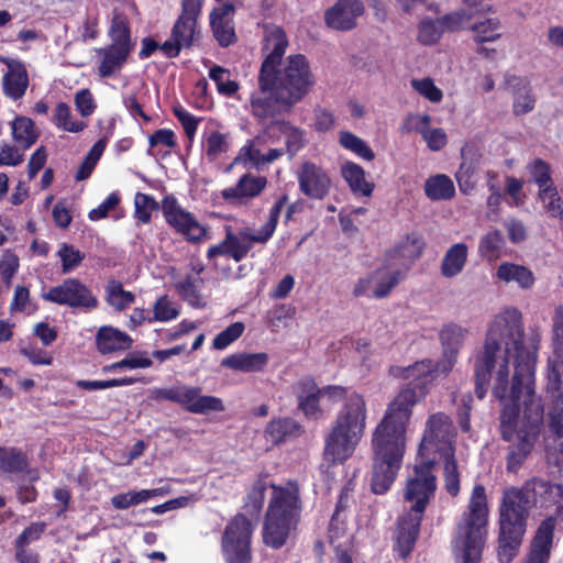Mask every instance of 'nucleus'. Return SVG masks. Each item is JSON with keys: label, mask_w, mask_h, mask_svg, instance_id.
<instances>
[{"label": "nucleus", "mask_w": 563, "mask_h": 563, "mask_svg": "<svg viewBox=\"0 0 563 563\" xmlns=\"http://www.w3.org/2000/svg\"><path fill=\"white\" fill-rule=\"evenodd\" d=\"M523 335L521 312L515 307L503 309L490 322L474 363L479 399L486 395L496 368L493 394L503 402L500 432L512 443L507 456V470L512 473L531 453L543 420V406L533 388L536 353L523 346Z\"/></svg>", "instance_id": "obj_1"}, {"label": "nucleus", "mask_w": 563, "mask_h": 563, "mask_svg": "<svg viewBox=\"0 0 563 563\" xmlns=\"http://www.w3.org/2000/svg\"><path fill=\"white\" fill-rule=\"evenodd\" d=\"M287 45L286 34L279 26H265L263 49L266 57L258 76V89L252 93L250 101L251 112L258 120L289 112L314 85L305 55H290L284 66L276 69Z\"/></svg>", "instance_id": "obj_2"}, {"label": "nucleus", "mask_w": 563, "mask_h": 563, "mask_svg": "<svg viewBox=\"0 0 563 563\" xmlns=\"http://www.w3.org/2000/svg\"><path fill=\"white\" fill-rule=\"evenodd\" d=\"M419 395L413 387L402 388L389 404L373 433V472L371 487L375 494L386 493L401 466L406 448V428Z\"/></svg>", "instance_id": "obj_3"}, {"label": "nucleus", "mask_w": 563, "mask_h": 563, "mask_svg": "<svg viewBox=\"0 0 563 563\" xmlns=\"http://www.w3.org/2000/svg\"><path fill=\"white\" fill-rule=\"evenodd\" d=\"M527 481L521 487L504 489L499 505L498 558L509 563L517 555L527 531L530 510L536 507Z\"/></svg>", "instance_id": "obj_4"}, {"label": "nucleus", "mask_w": 563, "mask_h": 563, "mask_svg": "<svg viewBox=\"0 0 563 563\" xmlns=\"http://www.w3.org/2000/svg\"><path fill=\"white\" fill-rule=\"evenodd\" d=\"M432 468L433 462L423 461L415 466L413 474L407 479L404 498L410 504V508L400 517L396 533L397 547L402 558L411 552L424 509L434 495L437 483Z\"/></svg>", "instance_id": "obj_5"}, {"label": "nucleus", "mask_w": 563, "mask_h": 563, "mask_svg": "<svg viewBox=\"0 0 563 563\" xmlns=\"http://www.w3.org/2000/svg\"><path fill=\"white\" fill-rule=\"evenodd\" d=\"M366 402L362 395L351 393L325 438L324 459L330 464L347 460L363 437L366 424Z\"/></svg>", "instance_id": "obj_6"}, {"label": "nucleus", "mask_w": 563, "mask_h": 563, "mask_svg": "<svg viewBox=\"0 0 563 563\" xmlns=\"http://www.w3.org/2000/svg\"><path fill=\"white\" fill-rule=\"evenodd\" d=\"M271 486L273 495L266 512L263 539L267 545L280 548L299 520L301 500L296 484Z\"/></svg>", "instance_id": "obj_7"}, {"label": "nucleus", "mask_w": 563, "mask_h": 563, "mask_svg": "<svg viewBox=\"0 0 563 563\" xmlns=\"http://www.w3.org/2000/svg\"><path fill=\"white\" fill-rule=\"evenodd\" d=\"M488 504L483 485L473 488L468 512L457 526L454 550L462 553L464 563H479L488 523Z\"/></svg>", "instance_id": "obj_8"}, {"label": "nucleus", "mask_w": 563, "mask_h": 563, "mask_svg": "<svg viewBox=\"0 0 563 563\" xmlns=\"http://www.w3.org/2000/svg\"><path fill=\"white\" fill-rule=\"evenodd\" d=\"M454 435V428L449 416L443 412L432 415L428 422L420 443L419 452L435 449L441 452L444 459V477L446 490L456 496L460 492V474L457 463L453 455L451 440Z\"/></svg>", "instance_id": "obj_9"}, {"label": "nucleus", "mask_w": 563, "mask_h": 563, "mask_svg": "<svg viewBox=\"0 0 563 563\" xmlns=\"http://www.w3.org/2000/svg\"><path fill=\"white\" fill-rule=\"evenodd\" d=\"M287 199L286 195L279 197L272 207L266 223L257 233L252 234L247 231H242L239 234H234L231 230H228L225 239L221 243L209 247L207 252L208 258L225 255L235 262H240L252 249L253 243H266L276 230L280 212Z\"/></svg>", "instance_id": "obj_10"}, {"label": "nucleus", "mask_w": 563, "mask_h": 563, "mask_svg": "<svg viewBox=\"0 0 563 563\" xmlns=\"http://www.w3.org/2000/svg\"><path fill=\"white\" fill-rule=\"evenodd\" d=\"M253 526L244 516H235L225 527L222 537V552L227 563H251V537Z\"/></svg>", "instance_id": "obj_11"}, {"label": "nucleus", "mask_w": 563, "mask_h": 563, "mask_svg": "<svg viewBox=\"0 0 563 563\" xmlns=\"http://www.w3.org/2000/svg\"><path fill=\"white\" fill-rule=\"evenodd\" d=\"M157 398H164L183 406L187 411L206 415L211 411H223L224 406L220 398L201 395V389L191 386H174L154 391Z\"/></svg>", "instance_id": "obj_12"}, {"label": "nucleus", "mask_w": 563, "mask_h": 563, "mask_svg": "<svg viewBox=\"0 0 563 563\" xmlns=\"http://www.w3.org/2000/svg\"><path fill=\"white\" fill-rule=\"evenodd\" d=\"M42 297L46 301L70 308L92 310L98 306L97 297L92 295L85 284L76 278L65 279L60 285L49 288Z\"/></svg>", "instance_id": "obj_13"}, {"label": "nucleus", "mask_w": 563, "mask_h": 563, "mask_svg": "<svg viewBox=\"0 0 563 563\" xmlns=\"http://www.w3.org/2000/svg\"><path fill=\"white\" fill-rule=\"evenodd\" d=\"M163 213L166 222L190 243H200L208 239V230L196 217L183 209L175 198L163 200Z\"/></svg>", "instance_id": "obj_14"}, {"label": "nucleus", "mask_w": 563, "mask_h": 563, "mask_svg": "<svg viewBox=\"0 0 563 563\" xmlns=\"http://www.w3.org/2000/svg\"><path fill=\"white\" fill-rule=\"evenodd\" d=\"M528 492H531L534 504L541 508H549L555 506L553 515L548 516L545 519H553V531L556 527L558 520H563V485L553 484L540 477H532L527 481Z\"/></svg>", "instance_id": "obj_15"}, {"label": "nucleus", "mask_w": 563, "mask_h": 563, "mask_svg": "<svg viewBox=\"0 0 563 563\" xmlns=\"http://www.w3.org/2000/svg\"><path fill=\"white\" fill-rule=\"evenodd\" d=\"M300 191L311 199H323L330 190L328 173L312 162H303L297 170Z\"/></svg>", "instance_id": "obj_16"}, {"label": "nucleus", "mask_w": 563, "mask_h": 563, "mask_svg": "<svg viewBox=\"0 0 563 563\" xmlns=\"http://www.w3.org/2000/svg\"><path fill=\"white\" fill-rule=\"evenodd\" d=\"M365 12L361 0H338L324 12L327 25L336 31H351L356 27L357 19Z\"/></svg>", "instance_id": "obj_17"}, {"label": "nucleus", "mask_w": 563, "mask_h": 563, "mask_svg": "<svg viewBox=\"0 0 563 563\" xmlns=\"http://www.w3.org/2000/svg\"><path fill=\"white\" fill-rule=\"evenodd\" d=\"M266 186V177L249 173L241 176L234 186L222 189L221 197L232 206H245L258 197Z\"/></svg>", "instance_id": "obj_18"}, {"label": "nucleus", "mask_w": 563, "mask_h": 563, "mask_svg": "<svg viewBox=\"0 0 563 563\" xmlns=\"http://www.w3.org/2000/svg\"><path fill=\"white\" fill-rule=\"evenodd\" d=\"M553 356L549 362V388L556 390L563 375V306L554 309L552 317Z\"/></svg>", "instance_id": "obj_19"}, {"label": "nucleus", "mask_w": 563, "mask_h": 563, "mask_svg": "<svg viewBox=\"0 0 563 563\" xmlns=\"http://www.w3.org/2000/svg\"><path fill=\"white\" fill-rule=\"evenodd\" d=\"M426 241L418 232H410L404 236L388 253V262L397 263V266L408 273L411 265L422 255Z\"/></svg>", "instance_id": "obj_20"}, {"label": "nucleus", "mask_w": 563, "mask_h": 563, "mask_svg": "<svg viewBox=\"0 0 563 563\" xmlns=\"http://www.w3.org/2000/svg\"><path fill=\"white\" fill-rule=\"evenodd\" d=\"M468 330L456 323L445 324L440 331L443 360L439 363L442 373L450 372L456 363L457 354L467 338Z\"/></svg>", "instance_id": "obj_21"}, {"label": "nucleus", "mask_w": 563, "mask_h": 563, "mask_svg": "<svg viewBox=\"0 0 563 563\" xmlns=\"http://www.w3.org/2000/svg\"><path fill=\"white\" fill-rule=\"evenodd\" d=\"M233 15L234 7L231 3H223L214 8L210 13L213 36L222 47H227L236 41Z\"/></svg>", "instance_id": "obj_22"}, {"label": "nucleus", "mask_w": 563, "mask_h": 563, "mask_svg": "<svg viewBox=\"0 0 563 563\" xmlns=\"http://www.w3.org/2000/svg\"><path fill=\"white\" fill-rule=\"evenodd\" d=\"M462 163L455 174L460 190L470 194L476 185L477 174L481 166V153L473 146H464L461 150Z\"/></svg>", "instance_id": "obj_23"}, {"label": "nucleus", "mask_w": 563, "mask_h": 563, "mask_svg": "<svg viewBox=\"0 0 563 563\" xmlns=\"http://www.w3.org/2000/svg\"><path fill=\"white\" fill-rule=\"evenodd\" d=\"M553 543V519L540 522L525 563H548Z\"/></svg>", "instance_id": "obj_24"}, {"label": "nucleus", "mask_w": 563, "mask_h": 563, "mask_svg": "<svg viewBox=\"0 0 563 563\" xmlns=\"http://www.w3.org/2000/svg\"><path fill=\"white\" fill-rule=\"evenodd\" d=\"M8 71L3 76V91L14 99H20L26 91L29 85L27 71L25 66L15 59L3 58Z\"/></svg>", "instance_id": "obj_25"}, {"label": "nucleus", "mask_w": 563, "mask_h": 563, "mask_svg": "<svg viewBox=\"0 0 563 563\" xmlns=\"http://www.w3.org/2000/svg\"><path fill=\"white\" fill-rule=\"evenodd\" d=\"M397 371L399 372L398 375L409 380L407 387H413L416 390L419 389L421 391L420 396H422L424 394L423 389L433 379V373L441 371V367L439 363L435 365L430 360H423L410 366L397 368Z\"/></svg>", "instance_id": "obj_26"}, {"label": "nucleus", "mask_w": 563, "mask_h": 563, "mask_svg": "<svg viewBox=\"0 0 563 563\" xmlns=\"http://www.w3.org/2000/svg\"><path fill=\"white\" fill-rule=\"evenodd\" d=\"M406 275L407 272L398 267L397 263L386 261L385 267L377 269L373 274V296L376 298L388 296L391 289L398 285Z\"/></svg>", "instance_id": "obj_27"}, {"label": "nucleus", "mask_w": 563, "mask_h": 563, "mask_svg": "<svg viewBox=\"0 0 563 563\" xmlns=\"http://www.w3.org/2000/svg\"><path fill=\"white\" fill-rule=\"evenodd\" d=\"M296 396L298 398L299 408L307 417H316L321 412L319 400L321 390L313 379L305 378L296 386Z\"/></svg>", "instance_id": "obj_28"}, {"label": "nucleus", "mask_w": 563, "mask_h": 563, "mask_svg": "<svg viewBox=\"0 0 563 563\" xmlns=\"http://www.w3.org/2000/svg\"><path fill=\"white\" fill-rule=\"evenodd\" d=\"M96 343L100 353L108 354L131 347L132 339L115 328L101 327L97 332Z\"/></svg>", "instance_id": "obj_29"}, {"label": "nucleus", "mask_w": 563, "mask_h": 563, "mask_svg": "<svg viewBox=\"0 0 563 563\" xmlns=\"http://www.w3.org/2000/svg\"><path fill=\"white\" fill-rule=\"evenodd\" d=\"M268 363V355L260 353H235L224 357L221 365L245 373L262 371Z\"/></svg>", "instance_id": "obj_30"}, {"label": "nucleus", "mask_w": 563, "mask_h": 563, "mask_svg": "<svg viewBox=\"0 0 563 563\" xmlns=\"http://www.w3.org/2000/svg\"><path fill=\"white\" fill-rule=\"evenodd\" d=\"M0 470L7 473H26L30 481L38 478L37 472L29 470V459L21 450L0 449Z\"/></svg>", "instance_id": "obj_31"}, {"label": "nucleus", "mask_w": 563, "mask_h": 563, "mask_svg": "<svg viewBox=\"0 0 563 563\" xmlns=\"http://www.w3.org/2000/svg\"><path fill=\"white\" fill-rule=\"evenodd\" d=\"M496 276L507 284L516 283L522 289H529L534 284L533 273L519 264L508 262L500 264L497 267Z\"/></svg>", "instance_id": "obj_32"}, {"label": "nucleus", "mask_w": 563, "mask_h": 563, "mask_svg": "<svg viewBox=\"0 0 563 563\" xmlns=\"http://www.w3.org/2000/svg\"><path fill=\"white\" fill-rule=\"evenodd\" d=\"M468 249L464 243L452 245L444 254L441 263V274L446 278L459 275L467 261Z\"/></svg>", "instance_id": "obj_33"}, {"label": "nucleus", "mask_w": 563, "mask_h": 563, "mask_svg": "<svg viewBox=\"0 0 563 563\" xmlns=\"http://www.w3.org/2000/svg\"><path fill=\"white\" fill-rule=\"evenodd\" d=\"M267 132L271 135L278 132L285 137L286 148L290 157H292L305 145L303 132L287 121L272 122L267 128Z\"/></svg>", "instance_id": "obj_34"}, {"label": "nucleus", "mask_w": 563, "mask_h": 563, "mask_svg": "<svg viewBox=\"0 0 563 563\" xmlns=\"http://www.w3.org/2000/svg\"><path fill=\"white\" fill-rule=\"evenodd\" d=\"M300 426L291 418L273 419L265 429V437L272 443L278 444L289 438L300 434Z\"/></svg>", "instance_id": "obj_35"}, {"label": "nucleus", "mask_w": 563, "mask_h": 563, "mask_svg": "<svg viewBox=\"0 0 563 563\" xmlns=\"http://www.w3.org/2000/svg\"><path fill=\"white\" fill-rule=\"evenodd\" d=\"M130 48L118 45H109L101 49L103 58L99 65V75L101 77H110L117 69L121 68L130 54Z\"/></svg>", "instance_id": "obj_36"}, {"label": "nucleus", "mask_w": 563, "mask_h": 563, "mask_svg": "<svg viewBox=\"0 0 563 563\" xmlns=\"http://www.w3.org/2000/svg\"><path fill=\"white\" fill-rule=\"evenodd\" d=\"M426 196L433 200H449L455 195V187L452 179L444 175L438 174L429 177L424 183Z\"/></svg>", "instance_id": "obj_37"}, {"label": "nucleus", "mask_w": 563, "mask_h": 563, "mask_svg": "<svg viewBox=\"0 0 563 563\" xmlns=\"http://www.w3.org/2000/svg\"><path fill=\"white\" fill-rule=\"evenodd\" d=\"M341 173L351 190L362 196H371L373 185L365 179L364 169L355 163L347 162L342 165Z\"/></svg>", "instance_id": "obj_38"}, {"label": "nucleus", "mask_w": 563, "mask_h": 563, "mask_svg": "<svg viewBox=\"0 0 563 563\" xmlns=\"http://www.w3.org/2000/svg\"><path fill=\"white\" fill-rule=\"evenodd\" d=\"M11 128L13 140L23 148L32 146L38 137L33 121L26 117H18Z\"/></svg>", "instance_id": "obj_39"}, {"label": "nucleus", "mask_w": 563, "mask_h": 563, "mask_svg": "<svg viewBox=\"0 0 563 563\" xmlns=\"http://www.w3.org/2000/svg\"><path fill=\"white\" fill-rule=\"evenodd\" d=\"M202 284L200 277L186 276L184 279L176 284V289L179 296L195 308H202L206 306L203 298L199 292Z\"/></svg>", "instance_id": "obj_40"}, {"label": "nucleus", "mask_w": 563, "mask_h": 563, "mask_svg": "<svg viewBox=\"0 0 563 563\" xmlns=\"http://www.w3.org/2000/svg\"><path fill=\"white\" fill-rule=\"evenodd\" d=\"M52 121L57 129L70 133L81 132L87 126L85 122L73 119L71 109L65 102H58L56 104Z\"/></svg>", "instance_id": "obj_41"}, {"label": "nucleus", "mask_w": 563, "mask_h": 563, "mask_svg": "<svg viewBox=\"0 0 563 563\" xmlns=\"http://www.w3.org/2000/svg\"><path fill=\"white\" fill-rule=\"evenodd\" d=\"M197 20L194 18L179 16L172 30L173 40L177 41L178 45L188 48L192 45L196 35Z\"/></svg>", "instance_id": "obj_42"}, {"label": "nucleus", "mask_w": 563, "mask_h": 563, "mask_svg": "<svg viewBox=\"0 0 563 563\" xmlns=\"http://www.w3.org/2000/svg\"><path fill=\"white\" fill-rule=\"evenodd\" d=\"M538 199L541 201L544 211L551 218L563 220V200L561 199L555 186L539 190Z\"/></svg>", "instance_id": "obj_43"}, {"label": "nucleus", "mask_w": 563, "mask_h": 563, "mask_svg": "<svg viewBox=\"0 0 563 563\" xmlns=\"http://www.w3.org/2000/svg\"><path fill=\"white\" fill-rule=\"evenodd\" d=\"M106 291L108 303L119 311L125 309L135 299L134 295L124 290L122 284L118 280H110Z\"/></svg>", "instance_id": "obj_44"}, {"label": "nucleus", "mask_w": 563, "mask_h": 563, "mask_svg": "<svg viewBox=\"0 0 563 563\" xmlns=\"http://www.w3.org/2000/svg\"><path fill=\"white\" fill-rule=\"evenodd\" d=\"M340 144L366 161H373L375 154L365 141L351 132L343 131L339 136Z\"/></svg>", "instance_id": "obj_45"}, {"label": "nucleus", "mask_w": 563, "mask_h": 563, "mask_svg": "<svg viewBox=\"0 0 563 563\" xmlns=\"http://www.w3.org/2000/svg\"><path fill=\"white\" fill-rule=\"evenodd\" d=\"M269 486L266 477H260L254 482L249 495L245 508L250 514L258 515L265 500V492Z\"/></svg>", "instance_id": "obj_46"}, {"label": "nucleus", "mask_w": 563, "mask_h": 563, "mask_svg": "<svg viewBox=\"0 0 563 563\" xmlns=\"http://www.w3.org/2000/svg\"><path fill=\"white\" fill-rule=\"evenodd\" d=\"M529 174L531 175L532 181H534L539 190L547 189V187L554 186L551 178V167L550 165L540 159L536 158L527 166Z\"/></svg>", "instance_id": "obj_47"}, {"label": "nucleus", "mask_w": 563, "mask_h": 563, "mask_svg": "<svg viewBox=\"0 0 563 563\" xmlns=\"http://www.w3.org/2000/svg\"><path fill=\"white\" fill-rule=\"evenodd\" d=\"M112 45L124 46L131 49L130 30L128 21L122 14H114L110 27Z\"/></svg>", "instance_id": "obj_48"}, {"label": "nucleus", "mask_w": 563, "mask_h": 563, "mask_svg": "<svg viewBox=\"0 0 563 563\" xmlns=\"http://www.w3.org/2000/svg\"><path fill=\"white\" fill-rule=\"evenodd\" d=\"M203 150L210 161L217 159L229 150L225 135L218 131L210 132L203 140Z\"/></svg>", "instance_id": "obj_49"}, {"label": "nucleus", "mask_w": 563, "mask_h": 563, "mask_svg": "<svg viewBox=\"0 0 563 563\" xmlns=\"http://www.w3.org/2000/svg\"><path fill=\"white\" fill-rule=\"evenodd\" d=\"M440 20L423 19L418 25V41L423 45L435 44L442 34Z\"/></svg>", "instance_id": "obj_50"}, {"label": "nucleus", "mask_w": 563, "mask_h": 563, "mask_svg": "<svg viewBox=\"0 0 563 563\" xmlns=\"http://www.w3.org/2000/svg\"><path fill=\"white\" fill-rule=\"evenodd\" d=\"M210 78L216 82L220 93L225 96L234 95L239 85L229 78V71L221 66H213L209 71Z\"/></svg>", "instance_id": "obj_51"}, {"label": "nucleus", "mask_w": 563, "mask_h": 563, "mask_svg": "<svg viewBox=\"0 0 563 563\" xmlns=\"http://www.w3.org/2000/svg\"><path fill=\"white\" fill-rule=\"evenodd\" d=\"M245 325L243 322H234L221 331L212 341L214 350H224L231 343L236 341L244 332Z\"/></svg>", "instance_id": "obj_52"}, {"label": "nucleus", "mask_w": 563, "mask_h": 563, "mask_svg": "<svg viewBox=\"0 0 563 563\" xmlns=\"http://www.w3.org/2000/svg\"><path fill=\"white\" fill-rule=\"evenodd\" d=\"M153 312L154 320L166 322L176 319L179 314V309L178 306L165 295L155 301Z\"/></svg>", "instance_id": "obj_53"}, {"label": "nucleus", "mask_w": 563, "mask_h": 563, "mask_svg": "<svg viewBox=\"0 0 563 563\" xmlns=\"http://www.w3.org/2000/svg\"><path fill=\"white\" fill-rule=\"evenodd\" d=\"M57 255L62 261V269L65 274L76 268L85 258V255L79 250L69 244H63Z\"/></svg>", "instance_id": "obj_54"}, {"label": "nucleus", "mask_w": 563, "mask_h": 563, "mask_svg": "<svg viewBox=\"0 0 563 563\" xmlns=\"http://www.w3.org/2000/svg\"><path fill=\"white\" fill-rule=\"evenodd\" d=\"M500 23L496 19H488L484 22L475 24L473 31L476 33L475 38L478 43L492 42L500 37L498 30Z\"/></svg>", "instance_id": "obj_55"}, {"label": "nucleus", "mask_w": 563, "mask_h": 563, "mask_svg": "<svg viewBox=\"0 0 563 563\" xmlns=\"http://www.w3.org/2000/svg\"><path fill=\"white\" fill-rule=\"evenodd\" d=\"M411 86L419 95L431 102L438 103L442 100L443 93L441 89H439L434 85L433 80L429 77L422 79H412Z\"/></svg>", "instance_id": "obj_56"}, {"label": "nucleus", "mask_w": 563, "mask_h": 563, "mask_svg": "<svg viewBox=\"0 0 563 563\" xmlns=\"http://www.w3.org/2000/svg\"><path fill=\"white\" fill-rule=\"evenodd\" d=\"M135 217L142 223H147L151 220L153 210L158 209V203L148 195L137 192L135 195Z\"/></svg>", "instance_id": "obj_57"}, {"label": "nucleus", "mask_w": 563, "mask_h": 563, "mask_svg": "<svg viewBox=\"0 0 563 563\" xmlns=\"http://www.w3.org/2000/svg\"><path fill=\"white\" fill-rule=\"evenodd\" d=\"M36 310V306L30 300V291L26 287L16 286L14 296L10 305L11 313L14 312H26L27 314L33 313Z\"/></svg>", "instance_id": "obj_58"}, {"label": "nucleus", "mask_w": 563, "mask_h": 563, "mask_svg": "<svg viewBox=\"0 0 563 563\" xmlns=\"http://www.w3.org/2000/svg\"><path fill=\"white\" fill-rule=\"evenodd\" d=\"M504 244L503 234L498 231L488 232L479 244V252L482 255L486 257L496 256L497 252L501 249Z\"/></svg>", "instance_id": "obj_59"}, {"label": "nucleus", "mask_w": 563, "mask_h": 563, "mask_svg": "<svg viewBox=\"0 0 563 563\" xmlns=\"http://www.w3.org/2000/svg\"><path fill=\"white\" fill-rule=\"evenodd\" d=\"M473 15L466 10H457L440 19L441 26L448 31H456L472 20Z\"/></svg>", "instance_id": "obj_60"}, {"label": "nucleus", "mask_w": 563, "mask_h": 563, "mask_svg": "<svg viewBox=\"0 0 563 563\" xmlns=\"http://www.w3.org/2000/svg\"><path fill=\"white\" fill-rule=\"evenodd\" d=\"M75 106L82 117H89L96 109V102L89 89H81L75 95Z\"/></svg>", "instance_id": "obj_61"}, {"label": "nucleus", "mask_w": 563, "mask_h": 563, "mask_svg": "<svg viewBox=\"0 0 563 563\" xmlns=\"http://www.w3.org/2000/svg\"><path fill=\"white\" fill-rule=\"evenodd\" d=\"M536 99L533 95L531 93V89L525 90L521 93H517V96L514 97V113L516 115H523L529 112H531L534 108Z\"/></svg>", "instance_id": "obj_62"}, {"label": "nucleus", "mask_w": 563, "mask_h": 563, "mask_svg": "<svg viewBox=\"0 0 563 563\" xmlns=\"http://www.w3.org/2000/svg\"><path fill=\"white\" fill-rule=\"evenodd\" d=\"M430 121L429 114H409L405 119L401 130L405 133L419 132L422 135V131L429 128Z\"/></svg>", "instance_id": "obj_63"}, {"label": "nucleus", "mask_w": 563, "mask_h": 563, "mask_svg": "<svg viewBox=\"0 0 563 563\" xmlns=\"http://www.w3.org/2000/svg\"><path fill=\"white\" fill-rule=\"evenodd\" d=\"M422 137L431 151H440L448 143L446 134L441 128H428L427 130L422 131Z\"/></svg>", "instance_id": "obj_64"}]
</instances>
